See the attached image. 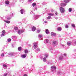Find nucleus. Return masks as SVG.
Returning <instances> with one entry per match:
<instances>
[{"label": "nucleus", "mask_w": 76, "mask_h": 76, "mask_svg": "<svg viewBox=\"0 0 76 76\" xmlns=\"http://www.w3.org/2000/svg\"><path fill=\"white\" fill-rule=\"evenodd\" d=\"M68 45L69 46H70L72 44V42H71L68 41L67 42Z\"/></svg>", "instance_id": "obj_1"}, {"label": "nucleus", "mask_w": 76, "mask_h": 76, "mask_svg": "<svg viewBox=\"0 0 76 76\" xmlns=\"http://www.w3.org/2000/svg\"><path fill=\"white\" fill-rule=\"evenodd\" d=\"M61 6H66V3L64 4V3H61L60 4Z\"/></svg>", "instance_id": "obj_2"}, {"label": "nucleus", "mask_w": 76, "mask_h": 76, "mask_svg": "<svg viewBox=\"0 0 76 76\" xmlns=\"http://www.w3.org/2000/svg\"><path fill=\"white\" fill-rule=\"evenodd\" d=\"M51 34L52 37H54V36H56V34L55 33L53 32H52Z\"/></svg>", "instance_id": "obj_3"}, {"label": "nucleus", "mask_w": 76, "mask_h": 76, "mask_svg": "<svg viewBox=\"0 0 76 76\" xmlns=\"http://www.w3.org/2000/svg\"><path fill=\"white\" fill-rule=\"evenodd\" d=\"M9 1H5V3L6 4L8 5L10 3Z\"/></svg>", "instance_id": "obj_4"}, {"label": "nucleus", "mask_w": 76, "mask_h": 76, "mask_svg": "<svg viewBox=\"0 0 76 76\" xmlns=\"http://www.w3.org/2000/svg\"><path fill=\"white\" fill-rule=\"evenodd\" d=\"M35 30H36V28H35V27L34 26L33 27V28H32V31H35Z\"/></svg>", "instance_id": "obj_5"}, {"label": "nucleus", "mask_w": 76, "mask_h": 76, "mask_svg": "<svg viewBox=\"0 0 76 76\" xmlns=\"http://www.w3.org/2000/svg\"><path fill=\"white\" fill-rule=\"evenodd\" d=\"M57 30L58 31H61V27H58L57 28Z\"/></svg>", "instance_id": "obj_6"}, {"label": "nucleus", "mask_w": 76, "mask_h": 76, "mask_svg": "<svg viewBox=\"0 0 76 76\" xmlns=\"http://www.w3.org/2000/svg\"><path fill=\"white\" fill-rule=\"evenodd\" d=\"M21 56L22 58H25V57H26V55L25 54L21 55Z\"/></svg>", "instance_id": "obj_7"}, {"label": "nucleus", "mask_w": 76, "mask_h": 76, "mask_svg": "<svg viewBox=\"0 0 76 76\" xmlns=\"http://www.w3.org/2000/svg\"><path fill=\"white\" fill-rule=\"evenodd\" d=\"M69 1L70 0H64V1L65 2V3H69Z\"/></svg>", "instance_id": "obj_8"}, {"label": "nucleus", "mask_w": 76, "mask_h": 76, "mask_svg": "<svg viewBox=\"0 0 76 76\" xmlns=\"http://www.w3.org/2000/svg\"><path fill=\"white\" fill-rule=\"evenodd\" d=\"M4 22H6V23H10V21H6L5 20H4Z\"/></svg>", "instance_id": "obj_9"}, {"label": "nucleus", "mask_w": 76, "mask_h": 76, "mask_svg": "<svg viewBox=\"0 0 76 76\" xmlns=\"http://www.w3.org/2000/svg\"><path fill=\"white\" fill-rule=\"evenodd\" d=\"M34 49H36L37 48V45H34Z\"/></svg>", "instance_id": "obj_10"}, {"label": "nucleus", "mask_w": 76, "mask_h": 76, "mask_svg": "<svg viewBox=\"0 0 76 76\" xmlns=\"http://www.w3.org/2000/svg\"><path fill=\"white\" fill-rule=\"evenodd\" d=\"M49 33V31H48V29H46V34H48Z\"/></svg>", "instance_id": "obj_11"}, {"label": "nucleus", "mask_w": 76, "mask_h": 76, "mask_svg": "<svg viewBox=\"0 0 76 76\" xmlns=\"http://www.w3.org/2000/svg\"><path fill=\"white\" fill-rule=\"evenodd\" d=\"M51 69H54L55 70H56V66H52L51 67Z\"/></svg>", "instance_id": "obj_12"}, {"label": "nucleus", "mask_w": 76, "mask_h": 76, "mask_svg": "<svg viewBox=\"0 0 76 76\" xmlns=\"http://www.w3.org/2000/svg\"><path fill=\"white\" fill-rule=\"evenodd\" d=\"M36 3H33V4H32V6H33V7H34V6H36Z\"/></svg>", "instance_id": "obj_13"}, {"label": "nucleus", "mask_w": 76, "mask_h": 76, "mask_svg": "<svg viewBox=\"0 0 76 76\" xmlns=\"http://www.w3.org/2000/svg\"><path fill=\"white\" fill-rule=\"evenodd\" d=\"M60 11L61 12V13H63L64 12V10H61Z\"/></svg>", "instance_id": "obj_14"}, {"label": "nucleus", "mask_w": 76, "mask_h": 76, "mask_svg": "<svg viewBox=\"0 0 76 76\" xmlns=\"http://www.w3.org/2000/svg\"><path fill=\"white\" fill-rule=\"evenodd\" d=\"M49 16H54V14H53L49 13L48 14Z\"/></svg>", "instance_id": "obj_15"}, {"label": "nucleus", "mask_w": 76, "mask_h": 76, "mask_svg": "<svg viewBox=\"0 0 76 76\" xmlns=\"http://www.w3.org/2000/svg\"><path fill=\"white\" fill-rule=\"evenodd\" d=\"M7 40H8V42H10L11 41V39L10 38H9Z\"/></svg>", "instance_id": "obj_16"}, {"label": "nucleus", "mask_w": 76, "mask_h": 76, "mask_svg": "<svg viewBox=\"0 0 76 76\" xmlns=\"http://www.w3.org/2000/svg\"><path fill=\"white\" fill-rule=\"evenodd\" d=\"M22 49V48L20 47H18V50L19 51H20Z\"/></svg>", "instance_id": "obj_17"}, {"label": "nucleus", "mask_w": 76, "mask_h": 76, "mask_svg": "<svg viewBox=\"0 0 76 76\" xmlns=\"http://www.w3.org/2000/svg\"><path fill=\"white\" fill-rule=\"evenodd\" d=\"M43 61L45 62L47 60H46V58H44L43 59Z\"/></svg>", "instance_id": "obj_18"}, {"label": "nucleus", "mask_w": 76, "mask_h": 76, "mask_svg": "<svg viewBox=\"0 0 76 76\" xmlns=\"http://www.w3.org/2000/svg\"><path fill=\"white\" fill-rule=\"evenodd\" d=\"M60 10H64V9L63 7H61L60 8Z\"/></svg>", "instance_id": "obj_19"}, {"label": "nucleus", "mask_w": 76, "mask_h": 76, "mask_svg": "<svg viewBox=\"0 0 76 76\" xmlns=\"http://www.w3.org/2000/svg\"><path fill=\"white\" fill-rule=\"evenodd\" d=\"M25 53H28V50H25Z\"/></svg>", "instance_id": "obj_20"}, {"label": "nucleus", "mask_w": 76, "mask_h": 76, "mask_svg": "<svg viewBox=\"0 0 76 76\" xmlns=\"http://www.w3.org/2000/svg\"><path fill=\"white\" fill-rule=\"evenodd\" d=\"M14 29L15 30H18V28L17 27H15L14 28Z\"/></svg>", "instance_id": "obj_21"}, {"label": "nucleus", "mask_w": 76, "mask_h": 76, "mask_svg": "<svg viewBox=\"0 0 76 76\" xmlns=\"http://www.w3.org/2000/svg\"><path fill=\"white\" fill-rule=\"evenodd\" d=\"M18 33L19 34H20V30H19L18 31Z\"/></svg>", "instance_id": "obj_22"}, {"label": "nucleus", "mask_w": 76, "mask_h": 76, "mask_svg": "<svg viewBox=\"0 0 76 76\" xmlns=\"http://www.w3.org/2000/svg\"><path fill=\"white\" fill-rule=\"evenodd\" d=\"M72 27H73V28H75V24H72Z\"/></svg>", "instance_id": "obj_23"}, {"label": "nucleus", "mask_w": 76, "mask_h": 76, "mask_svg": "<svg viewBox=\"0 0 76 76\" xmlns=\"http://www.w3.org/2000/svg\"><path fill=\"white\" fill-rule=\"evenodd\" d=\"M2 33L4 34H5V30H4L2 31Z\"/></svg>", "instance_id": "obj_24"}, {"label": "nucleus", "mask_w": 76, "mask_h": 76, "mask_svg": "<svg viewBox=\"0 0 76 76\" xmlns=\"http://www.w3.org/2000/svg\"><path fill=\"white\" fill-rule=\"evenodd\" d=\"M74 9V8H70L69 9V10H73Z\"/></svg>", "instance_id": "obj_25"}, {"label": "nucleus", "mask_w": 76, "mask_h": 76, "mask_svg": "<svg viewBox=\"0 0 76 76\" xmlns=\"http://www.w3.org/2000/svg\"><path fill=\"white\" fill-rule=\"evenodd\" d=\"M20 11L21 14H23V10H21Z\"/></svg>", "instance_id": "obj_26"}, {"label": "nucleus", "mask_w": 76, "mask_h": 76, "mask_svg": "<svg viewBox=\"0 0 76 76\" xmlns=\"http://www.w3.org/2000/svg\"><path fill=\"white\" fill-rule=\"evenodd\" d=\"M65 28H69V26H68V25H66V26H65Z\"/></svg>", "instance_id": "obj_27"}, {"label": "nucleus", "mask_w": 76, "mask_h": 76, "mask_svg": "<svg viewBox=\"0 0 76 76\" xmlns=\"http://www.w3.org/2000/svg\"><path fill=\"white\" fill-rule=\"evenodd\" d=\"M63 59V57H59V60H62Z\"/></svg>", "instance_id": "obj_28"}, {"label": "nucleus", "mask_w": 76, "mask_h": 76, "mask_svg": "<svg viewBox=\"0 0 76 76\" xmlns=\"http://www.w3.org/2000/svg\"><path fill=\"white\" fill-rule=\"evenodd\" d=\"M7 75V73H6L5 74H4V76H6Z\"/></svg>", "instance_id": "obj_29"}, {"label": "nucleus", "mask_w": 76, "mask_h": 76, "mask_svg": "<svg viewBox=\"0 0 76 76\" xmlns=\"http://www.w3.org/2000/svg\"><path fill=\"white\" fill-rule=\"evenodd\" d=\"M48 19H51V16H48Z\"/></svg>", "instance_id": "obj_30"}, {"label": "nucleus", "mask_w": 76, "mask_h": 76, "mask_svg": "<svg viewBox=\"0 0 76 76\" xmlns=\"http://www.w3.org/2000/svg\"><path fill=\"white\" fill-rule=\"evenodd\" d=\"M4 33H2V34H1V37H4Z\"/></svg>", "instance_id": "obj_31"}, {"label": "nucleus", "mask_w": 76, "mask_h": 76, "mask_svg": "<svg viewBox=\"0 0 76 76\" xmlns=\"http://www.w3.org/2000/svg\"><path fill=\"white\" fill-rule=\"evenodd\" d=\"M53 44H56V42L55 41H54L53 42Z\"/></svg>", "instance_id": "obj_32"}, {"label": "nucleus", "mask_w": 76, "mask_h": 76, "mask_svg": "<svg viewBox=\"0 0 76 76\" xmlns=\"http://www.w3.org/2000/svg\"><path fill=\"white\" fill-rule=\"evenodd\" d=\"M45 57H48V55L47 54H46L45 55Z\"/></svg>", "instance_id": "obj_33"}, {"label": "nucleus", "mask_w": 76, "mask_h": 76, "mask_svg": "<svg viewBox=\"0 0 76 76\" xmlns=\"http://www.w3.org/2000/svg\"><path fill=\"white\" fill-rule=\"evenodd\" d=\"M20 32H21V33H23V32H24V31H23V30H20Z\"/></svg>", "instance_id": "obj_34"}, {"label": "nucleus", "mask_w": 76, "mask_h": 76, "mask_svg": "<svg viewBox=\"0 0 76 76\" xmlns=\"http://www.w3.org/2000/svg\"><path fill=\"white\" fill-rule=\"evenodd\" d=\"M3 66L4 67H7V65H6V64H4L3 65Z\"/></svg>", "instance_id": "obj_35"}, {"label": "nucleus", "mask_w": 76, "mask_h": 76, "mask_svg": "<svg viewBox=\"0 0 76 76\" xmlns=\"http://www.w3.org/2000/svg\"><path fill=\"white\" fill-rule=\"evenodd\" d=\"M46 42H47V43H48V42L49 40L48 39H46Z\"/></svg>", "instance_id": "obj_36"}, {"label": "nucleus", "mask_w": 76, "mask_h": 76, "mask_svg": "<svg viewBox=\"0 0 76 76\" xmlns=\"http://www.w3.org/2000/svg\"><path fill=\"white\" fill-rule=\"evenodd\" d=\"M4 53H2L1 55V56H2V57H4Z\"/></svg>", "instance_id": "obj_37"}, {"label": "nucleus", "mask_w": 76, "mask_h": 76, "mask_svg": "<svg viewBox=\"0 0 76 76\" xmlns=\"http://www.w3.org/2000/svg\"><path fill=\"white\" fill-rule=\"evenodd\" d=\"M34 45H37V43L35 42L33 44Z\"/></svg>", "instance_id": "obj_38"}, {"label": "nucleus", "mask_w": 76, "mask_h": 76, "mask_svg": "<svg viewBox=\"0 0 76 76\" xmlns=\"http://www.w3.org/2000/svg\"><path fill=\"white\" fill-rule=\"evenodd\" d=\"M20 2H22V3H23V1H24V0H20Z\"/></svg>", "instance_id": "obj_39"}, {"label": "nucleus", "mask_w": 76, "mask_h": 76, "mask_svg": "<svg viewBox=\"0 0 76 76\" xmlns=\"http://www.w3.org/2000/svg\"><path fill=\"white\" fill-rule=\"evenodd\" d=\"M37 32H38V33H39V32H40V30H38Z\"/></svg>", "instance_id": "obj_40"}, {"label": "nucleus", "mask_w": 76, "mask_h": 76, "mask_svg": "<svg viewBox=\"0 0 76 76\" xmlns=\"http://www.w3.org/2000/svg\"><path fill=\"white\" fill-rule=\"evenodd\" d=\"M37 51H39V48H37Z\"/></svg>", "instance_id": "obj_41"}, {"label": "nucleus", "mask_w": 76, "mask_h": 76, "mask_svg": "<svg viewBox=\"0 0 76 76\" xmlns=\"http://www.w3.org/2000/svg\"><path fill=\"white\" fill-rule=\"evenodd\" d=\"M7 19L8 20H10V17H8L7 18Z\"/></svg>", "instance_id": "obj_42"}, {"label": "nucleus", "mask_w": 76, "mask_h": 76, "mask_svg": "<svg viewBox=\"0 0 76 76\" xmlns=\"http://www.w3.org/2000/svg\"><path fill=\"white\" fill-rule=\"evenodd\" d=\"M69 10V12H72V10Z\"/></svg>", "instance_id": "obj_43"}, {"label": "nucleus", "mask_w": 76, "mask_h": 76, "mask_svg": "<svg viewBox=\"0 0 76 76\" xmlns=\"http://www.w3.org/2000/svg\"><path fill=\"white\" fill-rule=\"evenodd\" d=\"M45 23H47V21H45Z\"/></svg>", "instance_id": "obj_44"}, {"label": "nucleus", "mask_w": 76, "mask_h": 76, "mask_svg": "<svg viewBox=\"0 0 76 76\" xmlns=\"http://www.w3.org/2000/svg\"><path fill=\"white\" fill-rule=\"evenodd\" d=\"M67 56V55H66V54H64V56Z\"/></svg>", "instance_id": "obj_45"}, {"label": "nucleus", "mask_w": 76, "mask_h": 76, "mask_svg": "<svg viewBox=\"0 0 76 76\" xmlns=\"http://www.w3.org/2000/svg\"><path fill=\"white\" fill-rule=\"evenodd\" d=\"M35 9H36V10H37V9H38V8H37V7H36L35 8Z\"/></svg>", "instance_id": "obj_46"}, {"label": "nucleus", "mask_w": 76, "mask_h": 76, "mask_svg": "<svg viewBox=\"0 0 76 76\" xmlns=\"http://www.w3.org/2000/svg\"><path fill=\"white\" fill-rule=\"evenodd\" d=\"M51 12H52V13H53V10H51Z\"/></svg>", "instance_id": "obj_47"}, {"label": "nucleus", "mask_w": 76, "mask_h": 76, "mask_svg": "<svg viewBox=\"0 0 76 76\" xmlns=\"http://www.w3.org/2000/svg\"><path fill=\"white\" fill-rule=\"evenodd\" d=\"M32 0H28V1H30V2L31 1H32Z\"/></svg>", "instance_id": "obj_48"}, {"label": "nucleus", "mask_w": 76, "mask_h": 76, "mask_svg": "<svg viewBox=\"0 0 76 76\" xmlns=\"http://www.w3.org/2000/svg\"><path fill=\"white\" fill-rule=\"evenodd\" d=\"M24 76H27V75H26V74H25V75H24Z\"/></svg>", "instance_id": "obj_49"}, {"label": "nucleus", "mask_w": 76, "mask_h": 76, "mask_svg": "<svg viewBox=\"0 0 76 76\" xmlns=\"http://www.w3.org/2000/svg\"><path fill=\"white\" fill-rule=\"evenodd\" d=\"M55 14H56V15H57V12H56V13H55Z\"/></svg>", "instance_id": "obj_50"}, {"label": "nucleus", "mask_w": 76, "mask_h": 76, "mask_svg": "<svg viewBox=\"0 0 76 76\" xmlns=\"http://www.w3.org/2000/svg\"><path fill=\"white\" fill-rule=\"evenodd\" d=\"M75 44H76V42H75Z\"/></svg>", "instance_id": "obj_51"}, {"label": "nucleus", "mask_w": 76, "mask_h": 76, "mask_svg": "<svg viewBox=\"0 0 76 76\" xmlns=\"http://www.w3.org/2000/svg\"><path fill=\"white\" fill-rule=\"evenodd\" d=\"M39 37H41V36H39Z\"/></svg>", "instance_id": "obj_52"}, {"label": "nucleus", "mask_w": 76, "mask_h": 76, "mask_svg": "<svg viewBox=\"0 0 76 76\" xmlns=\"http://www.w3.org/2000/svg\"><path fill=\"white\" fill-rule=\"evenodd\" d=\"M21 10H22V9H21Z\"/></svg>", "instance_id": "obj_53"}, {"label": "nucleus", "mask_w": 76, "mask_h": 76, "mask_svg": "<svg viewBox=\"0 0 76 76\" xmlns=\"http://www.w3.org/2000/svg\"><path fill=\"white\" fill-rule=\"evenodd\" d=\"M45 9H47V8H46Z\"/></svg>", "instance_id": "obj_54"}]
</instances>
